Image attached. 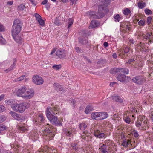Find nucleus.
<instances>
[{
  "label": "nucleus",
  "instance_id": "obj_1",
  "mask_svg": "<svg viewBox=\"0 0 153 153\" xmlns=\"http://www.w3.org/2000/svg\"><path fill=\"white\" fill-rule=\"evenodd\" d=\"M59 109V106L57 105L52 108L48 106L46 111V116L51 123L58 126H62V124L61 121L59 120L57 117L54 115L58 114Z\"/></svg>",
  "mask_w": 153,
  "mask_h": 153
},
{
  "label": "nucleus",
  "instance_id": "obj_2",
  "mask_svg": "<svg viewBox=\"0 0 153 153\" xmlns=\"http://www.w3.org/2000/svg\"><path fill=\"white\" fill-rule=\"evenodd\" d=\"M96 6H98V11L97 17L98 18H101L104 16L103 11L104 10V6H107L110 2V0H95Z\"/></svg>",
  "mask_w": 153,
  "mask_h": 153
},
{
  "label": "nucleus",
  "instance_id": "obj_3",
  "mask_svg": "<svg viewBox=\"0 0 153 153\" xmlns=\"http://www.w3.org/2000/svg\"><path fill=\"white\" fill-rule=\"evenodd\" d=\"M22 26L20 20L18 19L15 20L12 27V35H18L21 31Z\"/></svg>",
  "mask_w": 153,
  "mask_h": 153
},
{
  "label": "nucleus",
  "instance_id": "obj_4",
  "mask_svg": "<svg viewBox=\"0 0 153 153\" xmlns=\"http://www.w3.org/2000/svg\"><path fill=\"white\" fill-rule=\"evenodd\" d=\"M132 80L134 83L139 85H142L146 80L144 76L137 75L133 77Z\"/></svg>",
  "mask_w": 153,
  "mask_h": 153
},
{
  "label": "nucleus",
  "instance_id": "obj_5",
  "mask_svg": "<svg viewBox=\"0 0 153 153\" xmlns=\"http://www.w3.org/2000/svg\"><path fill=\"white\" fill-rule=\"evenodd\" d=\"M32 81L35 84L37 85H42L44 82L43 79L40 76L37 74L33 76Z\"/></svg>",
  "mask_w": 153,
  "mask_h": 153
},
{
  "label": "nucleus",
  "instance_id": "obj_6",
  "mask_svg": "<svg viewBox=\"0 0 153 153\" xmlns=\"http://www.w3.org/2000/svg\"><path fill=\"white\" fill-rule=\"evenodd\" d=\"M119 72H120L125 74H129V70L127 68H114L112 69L110 71V73L111 74H114Z\"/></svg>",
  "mask_w": 153,
  "mask_h": 153
},
{
  "label": "nucleus",
  "instance_id": "obj_7",
  "mask_svg": "<svg viewBox=\"0 0 153 153\" xmlns=\"http://www.w3.org/2000/svg\"><path fill=\"white\" fill-rule=\"evenodd\" d=\"M34 95V91L32 89H28L25 93L24 98L26 99H29L31 98Z\"/></svg>",
  "mask_w": 153,
  "mask_h": 153
},
{
  "label": "nucleus",
  "instance_id": "obj_8",
  "mask_svg": "<svg viewBox=\"0 0 153 153\" xmlns=\"http://www.w3.org/2000/svg\"><path fill=\"white\" fill-rule=\"evenodd\" d=\"M56 55L60 59L65 58L66 56V53L64 50L58 49L56 53Z\"/></svg>",
  "mask_w": 153,
  "mask_h": 153
},
{
  "label": "nucleus",
  "instance_id": "obj_9",
  "mask_svg": "<svg viewBox=\"0 0 153 153\" xmlns=\"http://www.w3.org/2000/svg\"><path fill=\"white\" fill-rule=\"evenodd\" d=\"M28 107V106H27V103L26 102L19 104L17 112L20 113L23 112L25 111V109L27 108Z\"/></svg>",
  "mask_w": 153,
  "mask_h": 153
},
{
  "label": "nucleus",
  "instance_id": "obj_10",
  "mask_svg": "<svg viewBox=\"0 0 153 153\" xmlns=\"http://www.w3.org/2000/svg\"><path fill=\"white\" fill-rule=\"evenodd\" d=\"M26 90V87L24 86H22L18 89L17 91V94L19 97L24 98L25 93Z\"/></svg>",
  "mask_w": 153,
  "mask_h": 153
},
{
  "label": "nucleus",
  "instance_id": "obj_11",
  "mask_svg": "<svg viewBox=\"0 0 153 153\" xmlns=\"http://www.w3.org/2000/svg\"><path fill=\"white\" fill-rule=\"evenodd\" d=\"M15 41L19 44H21L23 42L24 40L22 36L20 34L12 35Z\"/></svg>",
  "mask_w": 153,
  "mask_h": 153
},
{
  "label": "nucleus",
  "instance_id": "obj_12",
  "mask_svg": "<svg viewBox=\"0 0 153 153\" xmlns=\"http://www.w3.org/2000/svg\"><path fill=\"white\" fill-rule=\"evenodd\" d=\"M42 131H43L44 134L45 135H48L50 138H52L54 137L55 135V133L51 132L49 128L45 129L43 131L42 129Z\"/></svg>",
  "mask_w": 153,
  "mask_h": 153
},
{
  "label": "nucleus",
  "instance_id": "obj_13",
  "mask_svg": "<svg viewBox=\"0 0 153 153\" xmlns=\"http://www.w3.org/2000/svg\"><path fill=\"white\" fill-rule=\"evenodd\" d=\"M44 120V119L43 115L40 114L39 115L37 119L33 120V122L36 124L40 125L41 123H42Z\"/></svg>",
  "mask_w": 153,
  "mask_h": 153
},
{
  "label": "nucleus",
  "instance_id": "obj_14",
  "mask_svg": "<svg viewBox=\"0 0 153 153\" xmlns=\"http://www.w3.org/2000/svg\"><path fill=\"white\" fill-rule=\"evenodd\" d=\"M142 118H138L137 120L135 122V123L136 127L139 129H140V127H141L142 128L143 126H142L143 119L145 118V116L142 117Z\"/></svg>",
  "mask_w": 153,
  "mask_h": 153
},
{
  "label": "nucleus",
  "instance_id": "obj_15",
  "mask_svg": "<svg viewBox=\"0 0 153 153\" xmlns=\"http://www.w3.org/2000/svg\"><path fill=\"white\" fill-rule=\"evenodd\" d=\"M5 102L6 105H10L11 108H12L14 104L17 103V100H16L10 99L9 100H6L5 101Z\"/></svg>",
  "mask_w": 153,
  "mask_h": 153
},
{
  "label": "nucleus",
  "instance_id": "obj_16",
  "mask_svg": "<svg viewBox=\"0 0 153 153\" xmlns=\"http://www.w3.org/2000/svg\"><path fill=\"white\" fill-rule=\"evenodd\" d=\"M100 24L99 22L97 20H92L91 21L90 25L89 26V28H94L99 25Z\"/></svg>",
  "mask_w": 153,
  "mask_h": 153
},
{
  "label": "nucleus",
  "instance_id": "obj_17",
  "mask_svg": "<svg viewBox=\"0 0 153 153\" xmlns=\"http://www.w3.org/2000/svg\"><path fill=\"white\" fill-rule=\"evenodd\" d=\"M9 113L16 120H21L20 115L19 114H17L11 111H10Z\"/></svg>",
  "mask_w": 153,
  "mask_h": 153
},
{
  "label": "nucleus",
  "instance_id": "obj_18",
  "mask_svg": "<svg viewBox=\"0 0 153 153\" xmlns=\"http://www.w3.org/2000/svg\"><path fill=\"white\" fill-rule=\"evenodd\" d=\"M99 150L101 151V153H109L107 149V146L104 144H103L102 146L99 148Z\"/></svg>",
  "mask_w": 153,
  "mask_h": 153
},
{
  "label": "nucleus",
  "instance_id": "obj_19",
  "mask_svg": "<svg viewBox=\"0 0 153 153\" xmlns=\"http://www.w3.org/2000/svg\"><path fill=\"white\" fill-rule=\"evenodd\" d=\"M112 98L114 100L118 102L121 103L123 102V98H121V97L115 95L112 96Z\"/></svg>",
  "mask_w": 153,
  "mask_h": 153
},
{
  "label": "nucleus",
  "instance_id": "obj_20",
  "mask_svg": "<svg viewBox=\"0 0 153 153\" xmlns=\"http://www.w3.org/2000/svg\"><path fill=\"white\" fill-rule=\"evenodd\" d=\"M13 64L11 65V66L9 68L5 71L7 72H9L10 71L13 70L15 68V65L16 63V59H13Z\"/></svg>",
  "mask_w": 153,
  "mask_h": 153
},
{
  "label": "nucleus",
  "instance_id": "obj_21",
  "mask_svg": "<svg viewBox=\"0 0 153 153\" xmlns=\"http://www.w3.org/2000/svg\"><path fill=\"white\" fill-rule=\"evenodd\" d=\"M129 48L127 46H126L123 48V50L120 51V54L122 55L123 56H125V54L128 53L129 51Z\"/></svg>",
  "mask_w": 153,
  "mask_h": 153
},
{
  "label": "nucleus",
  "instance_id": "obj_22",
  "mask_svg": "<svg viewBox=\"0 0 153 153\" xmlns=\"http://www.w3.org/2000/svg\"><path fill=\"white\" fill-rule=\"evenodd\" d=\"M93 110V107L91 105H87L85 108V113L87 114H88L90 112L92 111Z\"/></svg>",
  "mask_w": 153,
  "mask_h": 153
},
{
  "label": "nucleus",
  "instance_id": "obj_23",
  "mask_svg": "<svg viewBox=\"0 0 153 153\" xmlns=\"http://www.w3.org/2000/svg\"><path fill=\"white\" fill-rule=\"evenodd\" d=\"M38 137V134L37 131H33L31 132L30 137L35 140H37Z\"/></svg>",
  "mask_w": 153,
  "mask_h": 153
},
{
  "label": "nucleus",
  "instance_id": "obj_24",
  "mask_svg": "<svg viewBox=\"0 0 153 153\" xmlns=\"http://www.w3.org/2000/svg\"><path fill=\"white\" fill-rule=\"evenodd\" d=\"M126 78V76L125 75L121 74L118 76L117 79L121 82H123L125 81Z\"/></svg>",
  "mask_w": 153,
  "mask_h": 153
},
{
  "label": "nucleus",
  "instance_id": "obj_25",
  "mask_svg": "<svg viewBox=\"0 0 153 153\" xmlns=\"http://www.w3.org/2000/svg\"><path fill=\"white\" fill-rule=\"evenodd\" d=\"M100 119L103 120L106 118L108 117V114L105 112H99Z\"/></svg>",
  "mask_w": 153,
  "mask_h": 153
},
{
  "label": "nucleus",
  "instance_id": "obj_26",
  "mask_svg": "<svg viewBox=\"0 0 153 153\" xmlns=\"http://www.w3.org/2000/svg\"><path fill=\"white\" fill-rule=\"evenodd\" d=\"M99 117V112H93L91 114V118L93 119H96Z\"/></svg>",
  "mask_w": 153,
  "mask_h": 153
},
{
  "label": "nucleus",
  "instance_id": "obj_27",
  "mask_svg": "<svg viewBox=\"0 0 153 153\" xmlns=\"http://www.w3.org/2000/svg\"><path fill=\"white\" fill-rule=\"evenodd\" d=\"M123 13L125 15H130L131 14V12L129 8H127L124 10L123 11Z\"/></svg>",
  "mask_w": 153,
  "mask_h": 153
},
{
  "label": "nucleus",
  "instance_id": "obj_28",
  "mask_svg": "<svg viewBox=\"0 0 153 153\" xmlns=\"http://www.w3.org/2000/svg\"><path fill=\"white\" fill-rule=\"evenodd\" d=\"M79 43L82 45L86 44L88 42V40L86 39H83L82 37L78 38Z\"/></svg>",
  "mask_w": 153,
  "mask_h": 153
},
{
  "label": "nucleus",
  "instance_id": "obj_29",
  "mask_svg": "<svg viewBox=\"0 0 153 153\" xmlns=\"http://www.w3.org/2000/svg\"><path fill=\"white\" fill-rule=\"evenodd\" d=\"M53 86L56 89L59 91H62L63 90L62 86L58 83H55L53 85Z\"/></svg>",
  "mask_w": 153,
  "mask_h": 153
},
{
  "label": "nucleus",
  "instance_id": "obj_30",
  "mask_svg": "<svg viewBox=\"0 0 153 153\" xmlns=\"http://www.w3.org/2000/svg\"><path fill=\"white\" fill-rule=\"evenodd\" d=\"M114 19L116 22H119L121 19V17L119 14H116L114 15Z\"/></svg>",
  "mask_w": 153,
  "mask_h": 153
},
{
  "label": "nucleus",
  "instance_id": "obj_31",
  "mask_svg": "<svg viewBox=\"0 0 153 153\" xmlns=\"http://www.w3.org/2000/svg\"><path fill=\"white\" fill-rule=\"evenodd\" d=\"M27 127L23 126H19L18 129L22 132H25L27 130Z\"/></svg>",
  "mask_w": 153,
  "mask_h": 153
},
{
  "label": "nucleus",
  "instance_id": "obj_32",
  "mask_svg": "<svg viewBox=\"0 0 153 153\" xmlns=\"http://www.w3.org/2000/svg\"><path fill=\"white\" fill-rule=\"evenodd\" d=\"M80 129L82 130H84L87 128V125L84 123H81L79 126Z\"/></svg>",
  "mask_w": 153,
  "mask_h": 153
},
{
  "label": "nucleus",
  "instance_id": "obj_33",
  "mask_svg": "<svg viewBox=\"0 0 153 153\" xmlns=\"http://www.w3.org/2000/svg\"><path fill=\"white\" fill-rule=\"evenodd\" d=\"M97 138H98L100 139H101L102 138H106L107 137V135L105 133H101L100 132V134H98V135H97Z\"/></svg>",
  "mask_w": 153,
  "mask_h": 153
},
{
  "label": "nucleus",
  "instance_id": "obj_34",
  "mask_svg": "<svg viewBox=\"0 0 153 153\" xmlns=\"http://www.w3.org/2000/svg\"><path fill=\"white\" fill-rule=\"evenodd\" d=\"M6 43V40L2 37V35L0 34V44L4 45Z\"/></svg>",
  "mask_w": 153,
  "mask_h": 153
},
{
  "label": "nucleus",
  "instance_id": "obj_35",
  "mask_svg": "<svg viewBox=\"0 0 153 153\" xmlns=\"http://www.w3.org/2000/svg\"><path fill=\"white\" fill-rule=\"evenodd\" d=\"M25 7V5L23 4H22L18 7V10L19 11H23Z\"/></svg>",
  "mask_w": 153,
  "mask_h": 153
},
{
  "label": "nucleus",
  "instance_id": "obj_36",
  "mask_svg": "<svg viewBox=\"0 0 153 153\" xmlns=\"http://www.w3.org/2000/svg\"><path fill=\"white\" fill-rule=\"evenodd\" d=\"M129 143L126 141V139L123 140L122 145L124 147H127L128 146Z\"/></svg>",
  "mask_w": 153,
  "mask_h": 153
},
{
  "label": "nucleus",
  "instance_id": "obj_37",
  "mask_svg": "<svg viewBox=\"0 0 153 153\" xmlns=\"http://www.w3.org/2000/svg\"><path fill=\"white\" fill-rule=\"evenodd\" d=\"M52 68L56 70H59L61 68V65L60 64L58 65H53Z\"/></svg>",
  "mask_w": 153,
  "mask_h": 153
},
{
  "label": "nucleus",
  "instance_id": "obj_38",
  "mask_svg": "<svg viewBox=\"0 0 153 153\" xmlns=\"http://www.w3.org/2000/svg\"><path fill=\"white\" fill-rule=\"evenodd\" d=\"M138 6L139 8L142 9L145 7L146 4L144 2L141 3L139 2L138 3Z\"/></svg>",
  "mask_w": 153,
  "mask_h": 153
},
{
  "label": "nucleus",
  "instance_id": "obj_39",
  "mask_svg": "<svg viewBox=\"0 0 153 153\" xmlns=\"http://www.w3.org/2000/svg\"><path fill=\"white\" fill-rule=\"evenodd\" d=\"M68 28H69L71 27V25L73 24V23L74 20H73V19L72 18H70L68 19Z\"/></svg>",
  "mask_w": 153,
  "mask_h": 153
},
{
  "label": "nucleus",
  "instance_id": "obj_40",
  "mask_svg": "<svg viewBox=\"0 0 153 153\" xmlns=\"http://www.w3.org/2000/svg\"><path fill=\"white\" fill-rule=\"evenodd\" d=\"M150 36V33H147L145 34H143V39H146V40H148Z\"/></svg>",
  "mask_w": 153,
  "mask_h": 153
},
{
  "label": "nucleus",
  "instance_id": "obj_41",
  "mask_svg": "<svg viewBox=\"0 0 153 153\" xmlns=\"http://www.w3.org/2000/svg\"><path fill=\"white\" fill-rule=\"evenodd\" d=\"M25 75H22L18 78L16 79L15 81V82L20 81L23 80L25 78Z\"/></svg>",
  "mask_w": 153,
  "mask_h": 153
},
{
  "label": "nucleus",
  "instance_id": "obj_42",
  "mask_svg": "<svg viewBox=\"0 0 153 153\" xmlns=\"http://www.w3.org/2000/svg\"><path fill=\"white\" fill-rule=\"evenodd\" d=\"M71 146L74 150H76L78 149V147L77 146V144L75 143H72L71 144Z\"/></svg>",
  "mask_w": 153,
  "mask_h": 153
},
{
  "label": "nucleus",
  "instance_id": "obj_43",
  "mask_svg": "<svg viewBox=\"0 0 153 153\" xmlns=\"http://www.w3.org/2000/svg\"><path fill=\"white\" fill-rule=\"evenodd\" d=\"M133 133V135L134 137L135 138H138L139 134L138 132L136 130H133L132 131Z\"/></svg>",
  "mask_w": 153,
  "mask_h": 153
},
{
  "label": "nucleus",
  "instance_id": "obj_44",
  "mask_svg": "<svg viewBox=\"0 0 153 153\" xmlns=\"http://www.w3.org/2000/svg\"><path fill=\"white\" fill-rule=\"evenodd\" d=\"M18 105L19 104H17V103H15V104L11 108L13 110L17 112Z\"/></svg>",
  "mask_w": 153,
  "mask_h": 153
},
{
  "label": "nucleus",
  "instance_id": "obj_45",
  "mask_svg": "<svg viewBox=\"0 0 153 153\" xmlns=\"http://www.w3.org/2000/svg\"><path fill=\"white\" fill-rule=\"evenodd\" d=\"M6 129L7 127L5 125L2 124L0 125V133L1 131H4Z\"/></svg>",
  "mask_w": 153,
  "mask_h": 153
},
{
  "label": "nucleus",
  "instance_id": "obj_46",
  "mask_svg": "<svg viewBox=\"0 0 153 153\" xmlns=\"http://www.w3.org/2000/svg\"><path fill=\"white\" fill-rule=\"evenodd\" d=\"M145 20L143 19L140 21L138 24L140 26H144L145 25Z\"/></svg>",
  "mask_w": 153,
  "mask_h": 153
},
{
  "label": "nucleus",
  "instance_id": "obj_47",
  "mask_svg": "<svg viewBox=\"0 0 153 153\" xmlns=\"http://www.w3.org/2000/svg\"><path fill=\"white\" fill-rule=\"evenodd\" d=\"M123 120H124L125 122L128 124H129L131 122L130 119L128 117H124L123 118Z\"/></svg>",
  "mask_w": 153,
  "mask_h": 153
},
{
  "label": "nucleus",
  "instance_id": "obj_48",
  "mask_svg": "<svg viewBox=\"0 0 153 153\" xmlns=\"http://www.w3.org/2000/svg\"><path fill=\"white\" fill-rule=\"evenodd\" d=\"M149 42L152 43L153 42V35L152 33H150V36L149 39Z\"/></svg>",
  "mask_w": 153,
  "mask_h": 153
},
{
  "label": "nucleus",
  "instance_id": "obj_49",
  "mask_svg": "<svg viewBox=\"0 0 153 153\" xmlns=\"http://www.w3.org/2000/svg\"><path fill=\"white\" fill-rule=\"evenodd\" d=\"M145 12L146 14L148 15L152 14V11L148 9H146L145 10Z\"/></svg>",
  "mask_w": 153,
  "mask_h": 153
},
{
  "label": "nucleus",
  "instance_id": "obj_50",
  "mask_svg": "<svg viewBox=\"0 0 153 153\" xmlns=\"http://www.w3.org/2000/svg\"><path fill=\"white\" fill-rule=\"evenodd\" d=\"M37 21L38 22L39 24L42 26H44V25L45 22L41 18L37 20Z\"/></svg>",
  "mask_w": 153,
  "mask_h": 153
},
{
  "label": "nucleus",
  "instance_id": "obj_51",
  "mask_svg": "<svg viewBox=\"0 0 153 153\" xmlns=\"http://www.w3.org/2000/svg\"><path fill=\"white\" fill-rule=\"evenodd\" d=\"M100 131L99 130L97 129L95 130L94 131V135L97 138V135H98V134H100Z\"/></svg>",
  "mask_w": 153,
  "mask_h": 153
},
{
  "label": "nucleus",
  "instance_id": "obj_52",
  "mask_svg": "<svg viewBox=\"0 0 153 153\" xmlns=\"http://www.w3.org/2000/svg\"><path fill=\"white\" fill-rule=\"evenodd\" d=\"M69 103L72 104L73 105L74 107L75 106V104L76 103V101L75 100L73 99H70L69 100Z\"/></svg>",
  "mask_w": 153,
  "mask_h": 153
},
{
  "label": "nucleus",
  "instance_id": "obj_53",
  "mask_svg": "<svg viewBox=\"0 0 153 153\" xmlns=\"http://www.w3.org/2000/svg\"><path fill=\"white\" fill-rule=\"evenodd\" d=\"M135 41L133 39H129L128 44L129 45H131V44H134L135 43Z\"/></svg>",
  "mask_w": 153,
  "mask_h": 153
},
{
  "label": "nucleus",
  "instance_id": "obj_54",
  "mask_svg": "<svg viewBox=\"0 0 153 153\" xmlns=\"http://www.w3.org/2000/svg\"><path fill=\"white\" fill-rule=\"evenodd\" d=\"M74 48L77 53H81L83 52L82 50L79 47H75Z\"/></svg>",
  "mask_w": 153,
  "mask_h": 153
},
{
  "label": "nucleus",
  "instance_id": "obj_55",
  "mask_svg": "<svg viewBox=\"0 0 153 153\" xmlns=\"http://www.w3.org/2000/svg\"><path fill=\"white\" fill-rule=\"evenodd\" d=\"M5 29L4 27L2 24L0 23V32H4L5 31Z\"/></svg>",
  "mask_w": 153,
  "mask_h": 153
},
{
  "label": "nucleus",
  "instance_id": "obj_56",
  "mask_svg": "<svg viewBox=\"0 0 153 153\" xmlns=\"http://www.w3.org/2000/svg\"><path fill=\"white\" fill-rule=\"evenodd\" d=\"M34 16L35 17L37 21L41 18V17L40 15L37 13L34 14Z\"/></svg>",
  "mask_w": 153,
  "mask_h": 153
},
{
  "label": "nucleus",
  "instance_id": "obj_57",
  "mask_svg": "<svg viewBox=\"0 0 153 153\" xmlns=\"http://www.w3.org/2000/svg\"><path fill=\"white\" fill-rule=\"evenodd\" d=\"M54 23L56 25L59 26V19L58 18H56L55 20Z\"/></svg>",
  "mask_w": 153,
  "mask_h": 153
},
{
  "label": "nucleus",
  "instance_id": "obj_58",
  "mask_svg": "<svg viewBox=\"0 0 153 153\" xmlns=\"http://www.w3.org/2000/svg\"><path fill=\"white\" fill-rule=\"evenodd\" d=\"M5 110V108L4 106L2 105H0V112H3Z\"/></svg>",
  "mask_w": 153,
  "mask_h": 153
},
{
  "label": "nucleus",
  "instance_id": "obj_59",
  "mask_svg": "<svg viewBox=\"0 0 153 153\" xmlns=\"http://www.w3.org/2000/svg\"><path fill=\"white\" fill-rule=\"evenodd\" d=\"M147 121L148 120H146L145 121H143V123L145 126H146L148 128H149V125Z\"/></svg>",
  "mask_w": 153,
  "mask_h": 153
},
{
  "label": "nucleus",
  "instance_id": "obj_60",
  "mask_svg": "<svg viewBox=\"0 0 153 153\" xmlns=\"http://www.w3.org/2000/svg\"><path fill=\"white\" fill-rule=\"evenodd\" d=\"M152 17L151 16L148 17L147 19V23L148 25H149L151 23L152 20Z\"/></svg>",
  "mask_w": 153,
  "mask_h": 153
},
{
  "label": "nucleus",
  "instance_id": "obj_61",
  "mask_svg": "<svg viewBox=\"0 0 153 153\" xmlns=\"http://www.w3.org/2000/svg\"><path fill=\"white\" fill-rule=\"evenodd\" d=\"M149 117L151 120L152 122H153V111H152L149 116Z\"/></svg>",
  "mask_w": 153,
  "mask_h": 153
},
{
  "label": "nucleus",
  "instance_id": "obj_62",
  "mask_svg": "<svg viewBox=\"0 0 153 153\" xmlns=\"http://www.w3.org/2000/svg\"><path fill=\"white\" fill-rule=\"evenodd\" d=\"M23 151L25 153H31L30 152V151L29 150V149L28 148L27 149L24 148Z\"/></svg>",
  "mask_w": 153,
  "mask_h": 153
},
{
  "label": "nucleus",
  "instance_id": "obj_63",
  "mask_svg": "<svg viewBox=\"0 0 153 153\" xmlns=\"http://www.w3.org/2000/svg\"><path fill=\"white\" fill-rule=\"evenodd\" d=\"M66 134L67 136L71 137L72 135V132L69 131H67Z\"/></svg>",
  "mask_w": 153,
  "mask_h": 153
},
{
  "label": "nucleus",
  "instance_id": "obj_64",
  "mask_svg": "<svg viewBox=\"0 0 153 153\" xmlns=\"http://www.w3.org/2000/svg\"><path fill=\"white\" fill-rule=\"evenodd\" d=\"M135 61V60L134 59H129L128 62H126V64H131V62H133Z\"/></svg>",
  "mask_w": 153,
  "mask_h": 153
}]
</instances>
